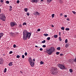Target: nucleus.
Segmentation results:
<instances>
[{
    "label": "nucleus",
    "instance_id": "45",
    "mask_svg": "<svg viewBox=\"0 0 76 76\" xmlns=\"http://www.w3.org/2000/svg\"><path fill=\"white\" fill-rule=\"evenodd\" d=\"M72 12L74 14V15H75L76 13V12H74L73 11H72Z\"/></svg>",
    "mask_w": 76,
    "mask_h": 76
},
{
    "label": "nucleus",
    "instance_id": "64",
    "mask_svg": "<svg viewBox=\"0 0 76 76\" xmlns=\"http://www.w3.org/2000/svg\"><path fill=\"white\" fill-rule=\"evenodd\" d=\"M43 0H41V1H43Z\"/></svg>",
    "mask_w": 76,
    "mask_h": 76
},
{
    "label": "nucleus",
    "instance_id": "61",
    "mask_svg": "<svg viewBox=\"0 0 76 76\" xmlns=\"http://www.w3.org/2000/svg\"><path fill=\"white\" fill-rule=\"evenodd\" d=\"M35 47L37 48H38V46H35Z\"/></svg>",
    "mask_w": 76,
    "mask_h": 76
},
{
    "label": "nucleus",
    "instance_id": "23",
    "mask_svg": "<svg viewBox=\"0 0 76 76\" xmlns=\"http://www.w3.org/2000/svg\"><path fill=\"white\" fill-rule=\"evenodd\" d=\"M69 72L70 73H72V72H73V70H72V69H69Z\"/></svg>",
    "mask_w": 76,
    "mask_h": 76
},
{
    "label": "nucleus",
    "instance_id": "21",
    "mask_svg": "<svg viewBox=\"0 0 76 76\" xmlns=\"http://www.w3.org/2000/svg\"><path fill=\"white\" fill-rule=\"evenodd\" d=\"M59 41H62V39H61V37H59Z\"/></svg>",
    "mask_w": 76,
    "mask_h": 76
},
{
    "label": "nucleus",
    "instance_id": "28",
    "mask_svg": "<svg viewBox=\"0 0 76 76\" xmlns=\"http://www.w3.org/2000/svg\"><path fill=\"white\" fill-rule=\"evenodd\" d=\"M65 30H66V31H69V30H70V29L69 28H66Z\"/></svg>",
    "mask_w": 76,
    "mask_h": 76
},
{
    "label": "nucleus",
    "instance_id": "50",
    "mask_svg": "<svg viewBox=\"0 0 76 76\" xmlns=\"http://www.w3.org/2000/svg\"><path fill=\"white\" fill-rule=\"evenodd\" d=\"M40 31H41V29H38L37 30V31H38V32Z\"/></svg>",
    "mask_w": 76,
    "mask_h": 76
},
{
    "label": "nucleus",
    "instance_id": "53",
    "mask_svg": "<svg viewBox=\"0 0 76 76\" xmlns=\"http://www.w3.org/2000/svg\"><path fill=\"white\" fill-rule=\"evenodd\" d=\"M12 10V8H10L9 9V11H11V10Z\"/></svg>",
    "mask_w": 76,
    "mask_h": 76
},
{
    "label": "nucleus",
    "instance_id": "47",
    "mask_svg": "<svg viewBox=\"0 0 76 76\" xmlns=\"http://www.w3.org/2000/svg\"><path fill=\"white\" fill-rule=\"evenodd\" d=\"M60 56H63V54L61 53L60 54Z\"/></svg>",
    "mask_w": 76,
    "mask_h": 76
},
{
    "label": "nucleus",
    "instance_id": "16",
    "mask_svg": "<svg viewBox=\"0 0 76 76\" xmlns=\"http://www.w3.org/2000/svg\"><path fill=\"white\" fill-rule=\"evenodd\" d=\"M53 37L55 38H57L58 37V35H55L53 36Z\"/></svg>",
    "mask_w": 76,
    "mask_h": 76
},
{
    "label": "nucleus",
    "instance_id": "51",
    "mask_svg": "<svg viewBox=\"0 0 76 76\" xmlns=\"http://www.w3.org/2000/svg\"><path fill=\"white\" fill-rule=\"evenodd\" d=\"M42 48H40V51H42Z\"/></svg>",
    "mask_w": 76,
    "mask_h": 76
},
{
    "label": "nucleus",
    "instance_id": "36",
    "mask_svg": "<svg viewBox=\"0 0 76 76\" xmlns=\"http://www.w3.org/2000/svg\"><path fill=\"white\" fill-rule=\"evenodd\" d=\"M6 3L7 4H9V1H6Z\"/></svg>",
    "mask_w": 76,
    "mask_h": 76
},
{
    "label": "nucleus",
    "instance_id": "35",
    "mask_svg": "<svg viewBox=\"0 0 76 76\" xmlns=\"http://www.w3.org/2000/svg\"><path fill=\"white\" fill-rule=\"evenodd\" d=\"M27 24H26V23H24L23 24V25H26Z\"/></svg>",
    "mask_w": 76,
    "mask_h": 76
},
{
    "label": "nucleus",
    "instance_id": "62",
    "mask_svg": "<svg viewBox=\"0 0 76 76\" xmlns=\"http://www.w3.org/2000/svg\"><path fill=\"white\" fill-rule=\"evenodd\" d=\"M3 56H5L6 55H5V54H3Z\"/></svg>",
    "mask_w": 76,
    "mask_h": 76
},
{
    "label": "nucleus",
    "instance_id": "31",
    "mask_svg": "<svg viewBox=\"0 0 76 76\" xmlns=\"http://www.w3.org/2000/svg\"><path fill=\"white\" fill-rule=\"evenodd\" d=\"M47 39L48 41H49V40H50V37H48L47 38Z\"/></svg>",
    "mask_w": 76,
    "mask_h": 76
},
{
    "label": "nucleus",
    "instance_id": "17",
    "mask_svg": "<svg viewBox=\"0 0 76 76\" xmlns=\"http://www.w3.org/2000/svg\"><path fill=\"white\" fill-rule=\"evenodd\" d=\"M3 61L0 59V64H3Z\"/></svg>",
    "mask_w": 76,
    "mask_h": 76
},
{
    "label": "nucleus",
    "instance_id": "34",
    "mask_svg": "<svg viewBox=\"0 0 76 76\" xmlns=\"http://www.w3.org/2000/svg\"><path fill=\"white\" fill-rule=\"evenodd\" d=\"M17 58H20V56L19 55H17L16 57Z\"/></svg>",
    "mask_w": 76,
    "mask_h": 76
},
{
    "label": "nucleus",
    "instance_id": "11",
    "mask_svg": "<svg viewBox=\"0 0 76 76\" xmlns=\"http://www.w3.org/2000/svg\"><path fill=\"white\" fill-rule=\"evenodd\" d=\"M9 66H13V62H11L9 64Z\"/></svg>",
    "mask_w": 76,
    "mask_h": 76
},
{
    "label": "nucleus",
    "instance_id": "20",
    "mask_svg": "<svg viewBox=\"0 0 76 76\" xmlns=\"http://www.w3.org/2000/svg\"><path fill=\"white\" fill-rule=\"evenodd\" d=\"M28 9L27 8L24 9V11L26 12H28Z\"/></svg>",
    "mask_w": 76,
    "mask_h": 76
},
{
    "label": "nucleus",
    "instance_id": "8",
    "mask_svg": "<svg viewBox=\"0 0 76 76\" xmlns=\"http://www.w3.org/2000/svg\"><path fill=\"white\" fill-rule=\"evenodd\" d=\"M34 15H38V16H39V13L38 12H36L34 14Z\"/></svg>",
    "mask_w": 76,
    "mask_h": 76
},
{
    "label": "nucleus",
    "instance_id": "2",
    "mask_svg": "<svg viewBox=\"0 0 76 76\" xmlns=\"http://www.w3.org/2000/svg\"><path fill=\"white\" fill-rule=\"evenodd\" d=\"M55 49L54 47H51L50 48L48 49V54L49 55H51L53 52L54 51Z\"/></svg>",
    "mask_w": 76,
    "mask_h": 76
},
{
    "label": "nucleus",
    "instance_id": "22",
    "mask_svg": "<svg viewBox=\"0 0 76 76\" xmlns=\"http://www.w3.org/2000/svg\"><path fill=\"white\" fill-rule=\"evenodd\" d=\"M43 35H44L45 36V37H47V36H48V34H45Z\"/></svg>",
    "mask_w": 76,
    "mask_h": 76
},
{
    "label": "nucleus",
    "instance_id": "54",
    "mask_svg": "<svg viewBox=\"0 0 76 76\" xmlns=\"http://www.w3.org/2000/svg\"><path fill=\"white\" fill-rule=\"evenodd\" d=\"M59 35H60V36H61V33L59 32Z\"/></svg>",
    "mask_w": 76,
    "mask_h": 76
},
{
    "label": "nucleus",
    "instance_id": "59",
    "mask_svg": "<svg viewBox=\"0 0 76 76\" xmlns=\"http://www.w3.org/2000/svg\"><path fill=\"white\" fill-rule=\"evenodd\" d=\"M60 15L61 16H63V13H61Z\"/></svg>",
    "mask_w": 76,
    "mask_h": 76
},
{
    "label": "nucleus",
    "instance_id": "9",
    "mask_svg": "<svg viewBox=\"0 0 76 76\" xmlns=\"http://www.w3.org/2000/svg\"><path fill=\"white\" fill-rule=\"evenodd\" d=\"M3 33H0V39L1 38V37H2L3 36Z\"/></svg>",
    "mask_w": 76,
    "mask_h": 76
},
{
    "label": "nucleus",
    "instance_id": "7",
    "mask_svg": "<svg viewBox=\"0 0 76 76\" xmlns=\"http://www.w3.org/2000/svg\"><path fill=\"white\" fill-rule=\"evenodd\" d=\"M38 0H31V2L32 3H38Z\"/></svg>",
    "mask_w": 76,
    "mask_h": 76
},
{
    "label": "nucleus",
    "instance_id": "10",
    "mask_svg": "<svg viewBox=\"0 0 76 76\" xmlns=\"http://www.w3.org/2000/svg\"><path fill=\"white\" fill-rule=\"evenodd\" d=\"M4 16V14L3 13H2L1 14H0V18H2V17H3Z\"/></svg>",
    "mask_w": 76,
    "mask_h": 76
},
{
    "label": "nucleus",
    "instance_id": "32",
    "mask_svg": "<svg viewBox=\"0 0 76 76\" xmlns=\"http://www.w3.org/2000/svg\"><path fill=\"white\" fill-rule=\"evenodd\" d=\"M19 26L20 28H22V25L21 24H20L19 25Z\"/></svg>",
    "mask_w": 76,
    "mask_h": 76
},
{
    "label": "nucleus",
    "instance_id": "4",
    "mask_svg": "<svg viewBox=\"0 0 76 76\" xmlns=\"http://www.w3.org/2000/svg\"><path fill=\"white\" fill-rule=\"evenodd\" d=\"M15 25H17V24H16V22H12L10 23V26L11 27H14Z\"/></svg>",
    "mask_w": 76,
    "mask_h": 76
},
{
    "label": "nucleus",
    "instance_id": "52",
    "mask_svg": "<svg viewBox=\"0 0 76 76\" xmlns=\"http://www.w3.org/2000/svg\"><path fill=\"white\" fill-rule=\"evenodd\" d=\"M64 17H65V18H67V16L66 15H65L64 16Z\"/></svg>",
    "mask_w": 76,
    "mask_h": 76
},
{
    "label": "nucleus",
    "instance_id": "33",
    "mask_svg": "<svg viewBox=\"0 0 76 76\" xmlns=\"http://www.w3.org/2000/svg\"><path fill=\"white\" fill-rule=\"evenodd\" d=\"M61 29H62V30H64V27H62L61 28Z\"/></svg>",
    "mask_w": 76,
    "mask_h": 76
},
{
    "label": "nucleus",
    "instance_id": "3",
    "mask_svg": "<svg viewBox=\"0 0 76 76\" xmlns=\"http://www.w3.org/2000/svg\"><path fill=\"white\" fill-rule=\"evenodd\" d=\"M58 67H59V68H61V69H66L65 66L63 65V64H58Z\"/></svg>",
    "mask_w": 76,
    "mask_h": 76
},
{
    "label": "nucleus",
    "instance_id": "49",
    "mask_svg": "<svg viewBox=\"0 0 76 76\" xmlns=\"http://www.w3.org/2000/svg\"><path fill=\"white\" fill-rule=\"evenodd\" d=\"M60 3H62L63 1H61V0H60Z\"/></svg>",
    "mask_w": 76,
    "mask_h": 76
},
{
    "label": "nucleus",
    "instance_id": "58",
    "mask_svg": "<svg viewBox=\"0 0 76 76\" xmlns=\"http://www.w3.org/2000/svg\"><path fill=\"white\" fill-rule=\"evenodd\" d=\"M33 61H35V58L33 59Z\"/></svg>",
    "mask_w": 76,
    "mask_h": 76
},
{
    "label": "nucleus",
    "instance_id": "55",
    "mask_svg": "<svg viewBox=\"0 0 76 76\" xmlns=\"http://www.w3.org/2000/svg\"><path fill=\"white\" fill-rule=\"evenodd\" d=\"M10 9H12V7H11V6H10Z\"/></svg>",
    "mask_w": 76,
    "mask_h": 76
},
{
    "label": "nucleus",
    "instance_id": "43",
    "mask_svg": "<svg viewBox=\"0 0 76 76\" xmlns=\"http://www.w3.org/2000/svg\"><path fill=\"white\" fill-rule=\"evenodd\" d=\"M20 2V1H19V0H18L17 1V3H19Z\"/></svg>",
    "mask_w": 76,
    "mask_h": 76
},
{
    "label": "nucleus",
    "instance_id": "40",
    "mask_svg": "<svg viewBox=\"0 0 76 76\" xmlns=\"http://www.w3.org/2000/svg\"><path fill=\"white\" fill-rule=\"evenodd\" d=\"M22 58H25V56H24V55H23L22 56Z\"/></svg>",
    "mask_w": 76,
    "mask_h": 76
},
{
    "label": "nucleus",
    "instance_id": "27",
    "mask_svg": "<svg viewBox=\"0 0 76 76\" xmlns=\"http://www.w3.org/2000/svg\"><path fill=\"white\" fill-rule=\"evenodd\" d=\"M45 42H46L45 40H44L43 41H42L41 42H42V43H45Z\"/></svg>",
    "mask_w": 76,
    "mask_h": 76
},
{
    "label": "nucleus",
    "instance_id": "57",
    "mask_svg": "<svg viewBox=\"0 0 76 76\" xmlns=\"http://www.w3.org/2000/svg\"><path fill=\"white\" fill-rule=\"evenodd\" d=\"M51 26H52V28H54V25H52Z\"/></svg>",
    "mask_w": 76,
    "mask_h": 76
},
{
    "label": "nucleus",
    "instance_id": "14",
    "mask_svg": "<svg viewBox=\"0 0 76 76\" xmlns=\"http://www.w3.org/2000/svg\"><path fill=\"white\" fill-rule=\"evenodd\" d=\"M52 1V0H47V3H50L51 1Z\"/></svg>",
    "mask_w": 76,
    "mask_h": 76
},
{
    "label": "nucleus",
    "instance_id": "19",
    "mask_svg": "<svg viewBox=\"0 0 76 76\" xmlns=\"http://www.w3.org/2000/svg\"><path fill=\"white\" fill-rule=\"evenodd\" d=\"M51 74H52V75H56V72H51Z\"/></svg>",
    "mask_w": 76,
    "mask_h": 76
},
{
    "label": "nucleus",
    "instance_id": "29",
    "mask_svg": "<svg viewBox=\"0 0 76 76\" xmlns=\"http://www.w3.org/2000/svg\"><path fill=\"white\" fill-rule=\"evenodd\" d=\"M41 64H44V62L42 61H41L40 62Z\"/></svg>",
    "mask_w": 76,
    "mask_h": 76
},
{
    "label": "nucleus",
    "instance_id": "18",
    "mask_svg": "<svg viewBox=\"0 0 76 76\" xmlns=\"http://www.w3.org/2000/svg\"><path fill=\"white\" fill-rule=\"evenodd\" d=\"M69 43H67L65 45V47H66V48H67L68 47H69Z\"/></svg>",
    "mask_w": 76,
    "mask_h": 76
},
{
    "label": "nucleus",
    "instance_id": "24",
    "mask_svg": "<svg viewBox=\"0 0 76 76\" xmlns=\"http://www.w3.org/2000/svg\"><path fill=\"white\" fill-rule=\"evenodd\" d=\"M56 50H60V47L57 48H56Z\"/></svg>",
    "mask_w": 76,
    "mask_h": 76
},
{
    "label": "nucleus",
    "instance_id": "15",
    "mask_svg": "<svg viewBox=\"0 0 76 76\" xmlns=\"http://www.w3.org/2000/svg\"><path fill=\"white\" fill-rule=\"evenodd\" d=\"M53 69L54 70H58V69H57V68L54 67V68H53Z\"/></svg>",
    "mask_w": 76,
    "mask_h": 76
},
{
    "label": "nucleus",
    "instance_id": "39",
    "mask_svg": "<svg viewBox=\"0 0 76 76\" xmlns=\"http://www.w3.org/2000/svg\"><path fill=\"white\" fill-rule=\"evenodd\" d=\"M42 47H43V48H45V47H46V45H44L42 46Z\"/></svg>",
    "mask_w": 76,
    "mask_h": 76
},
{
    "label": "nucleus",
    "instance_id": "56",
    "mask_svg": "<svg viewBox=\"0 0 76 76\" xmlns=\"http://www.w3.org/2000/svg\"><path fill=\"white\" fill-rule=\"evenodd\" d=\"M1 8H0V13H1Z\"/></svg>",
    "mask_w": 76,
    "mask_h": 76
},
{
    "label": "nucleus",
    "instance_id": "44",
    "mask_svg": "<svg viewBox=\"0 0 76 76\" xmlns=\"http://www.w3.org/2000/svg\"><path fill=\"white\" fill-rule=\"evenodd\" d=\"M16 45H15L14 44L13 45V47H14V48H16Z\"/></svg>",
    "mask_w": 76,
    "mask_h": 76
},
{
    "label": "nucleus",
    "instance_id": "38",
    "mask_svg": "<svg viewBox=\"0 0 76 76\" xmlns=\"http://www.w3.org/2000/svg\"><path fill=\"white\" fill-rule=\"evenodd\" d=\"M26 15H27V16H29L30 14H29V13L28 12H27Z\"/></svg>",
    "mask_w": 76,
    "mask_h": 76
},
{
    "label": "nucleus",
    "instance_id": "63",
    "mask_svg": "<svg viewBox=\"0 0 76 76\" xmlns=\"http://www.w3.org/2000/svg\"><path fill=\"white\" fill-rule=\"evenodd\" d=\"M20 73H22V71H20Z\"/></svg>",
    "mask_w": 76,
    "mask_h": 76
},
{
    "label": "nucleus",
    "instance_id": "5",
    "mask_svg": "<svg viewBox=\"0 0 76 76\" xmlns=\"http://www.w3.org/2000/svg\"><path fill=\"white\" fill-rule=\"evenodd\" d=\"M30 64L31 67H34L35 65V62H31L30 63Z\"/></svg>",
    "mask_w": 76,
    "mask_h": 76
},
{
    "label": "nucleus",
    "instance_id": "41",
    "mask_svg": "<svg viewBox=\"0 0 76 76\" xmlns=\"http://www.w3.org/2000/svg\"><path fill=\"white\" fill-rule=\"evenodd\" d=\"M12 53H13V52L12 51H10V53H9V54H12Z\"/></svg>",
    "mask_w": 76,
    "mask_h": 76
},
{
    "label": "nucleus",
    "instance_id": "60",
    "mask_svg": "<svg viewBox=\"0 0 76 76\" xmlns=\"http://www.w3.org/2000/svg\"><path fill=\"white\" fill-rule=\"evenodd\" d=\"M46 50L48 52V50L47 49H46Z\"/></svg>",
    "mask_w": 76,
    "mask_h": 76
},
{
    "label": "nucleus",
    "instance_id": "1",
    "mask_svg": "<svg viewBox=\"0 0 76 76\" xmlns=\"http://www.w3.org/2000/svg\"><path fill=\"white\" fill-rule=\"evenodd\" d=\"M23 39L24 40H26L27 38L29 39L31 36V33L28 32L27 30H25L23 32Z\"/></svg>",
    "mask_w": 76,
    "mask_h": 76
},
{
    "label": "nucleus",
    "instance_id": "42",
    "mask_svg": "<svg viewBox=\"0 0 76 76\" xmlns=\"http://www.w3.org/2000/svg\"><path fill=\"white\" fill-rule=\"evenodd\" d=\"M25 56H27V55L28 54L26 52L25 54H24Z\"/></svg>",
    "mask_w": 76,
    "mask_h": 76
},
{
    "label": "nucleus",
    "instance_id": "46",
    "mask_svg": "<svg viewBox=\"0 0 76 76\" xmlns=\"http://www.w3.org/2000/svg\"><path fill=\"white\" fill-rule=\"evenodd\" d=\"M3 0H1L0 2L1 3H3Z\"/></svg>",
    "mask_w": 76,
    "mask_h": 76
},
{
    "label": "nucleus",
    "instance_id": "12",
    "mask_svg": "<svg viewBox=\"0 0 76 76\" xmlns=\"http://www.w3.org/2000/svg\"><path fill=\"white\" fill-rule=\"evenodd\" d=\"M33 61L32 60V59L31 58H29V63H31V62H33Z\"/></svg>",
    "mask_w": 76,
    "mask_h": 76
},
{
    "label": "nucleus",
    "instance_id": "13",
    "mask_svg": "<svg viewBox=\"0 0 76 76\" xmlns=\"http://www.w3.org/2000/svg\"><path fill=\"white\" fill-rule=\"evenodd\" d=\"M10 35H11V36H13V35H14L15 34L14 33H13L12 32H11L10 33Z\"/></svg>",
    "mask_w": 76,
    "mask_h": 76
},
{
    "label": "nucleus",
    "instance_id": "30",
    "mask_svg": "<svg viewBox=\"0 0 76 76\" xmlns=\"http://www.w3.org/2000/svg\"><path fill=\"white\" fill-rule=\"evenodd\" d=\"M56 55H58V54H60V52H56Z\"/></svg>",
    "mask_w": 76,
    "mask_h": 76
},
{
    "label": "nucleus",
    "instance_id": "25",
    "mask_svg": "<svg viewBox=\"0 0 76 76\" xmlns=\"http://www.w3.org/2000/svg\"><path fill=\"white\" fill-rule=\"evenodd\" d=\"M7 70V68H5L4 70V73H6V71Z\"/></svg>",
    "mask_w": 76,
    "mask_h": 76
},
{
    "label": "nucleus",
    "instance_id": "26",
    "mask_svg": "<svg viewBox=\"0 0 76 76\" xmlns=\"http://www.w3.org/2000/svg\"><path fill=\"white\" fill-rule=\"evenodd\" d=\"M54 16H55V15L54 14H53L52 15V18H53L54 17Z\"/></svg>",
    "mask_w": 76,
    "mask_h": 76
},
{
    "label": "nucleus",
    "instance_id": "37",
    "mask_svg": "<svg viewBox=\"0 0 76 76\" xmlns=\"http://www.w3.org/2000/svg\"><path fill=\"white\" fill-rule=\"evenodd\" d=\"M67 39H66L65 40V43H67Z\"/></svg>",
    "mask_w": 76,
    "mask_h": 76
},
{
    "label": "nucleus",
    "instance_id": "6",
    "mask_svg": "<svg viewBox=\"0 0 76 76\" xmlns=\"http://www.w3.org/2000/svg\"><path fill=\"white\" fill-rule=\"evenodd\" d=\"M0 19L1 20H3V21H5L6 20V17H5V16H4V17H1Z\"/></svg>",
    "mask_w": 76,
    "mask_h": 76
},
{
    "label": "nucleus",
    "instance_id": "48",
    "mask_svg": "<svg viewBox=\"0 0 76 76\" xmlns=\"http://www.w3.org/2000/svg\"><path fill=\"white\" fill-rule=\"evenodd\" d=\"M66 20H67L69 21L70 20V19H69V18H67Z\"/></svg>",
    "mask_w": 76,
    "mask_h": 76
}]
</instances>
